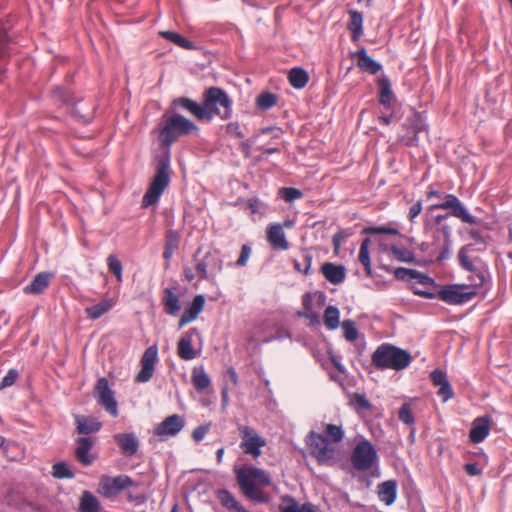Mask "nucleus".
<instances>
[{"mask_svg": "<svg viewBox=\"0 0 512 512\" xmlns=\"http://www.w3.org/2000/svg\"><path fill=\"white\" fill-rule=\"evenodd\" d=\"M94 396L100 406H102L111 416L118 415V404L115 399V393L110 388L109 382L105 377L98 379Z\"/></svg>", "mask_w": 512, "mask_h": 512, "instance_id": "9b49d317", "label": "nucleus"}, {"mask_svg": "<svg viewBox=\"0 0 512 512\" xmlns=\"http://www.w3.org/2000/svg\"><path fill=\"white\" fill-rule=\"evenodd\" d=\"M257 106L262 110H268L276 104V96L269 92L261 93L256 100Z\"/></svg>", "mask_w": 512, "mask_h": 512, "instance_id": "a18cd8bd", "label": "nucleus"}, {"mask_svg": "<svg viewBox=\"0 0 512 512\" xmlns=\"http://www.w3.org/2000/svg\"><path fill=\"white\" fill-rule=\"evenodd\" d=\"M210 430V424H204L196 427L192 432V437L196 442H200Z\"/></svg>", "mask_w": 512, "mask_h": 512, "instance_id": "603ef678", "label": "nucleus"}, {"mask_svg": "<svg viewBox=\"0 0 512 512\" xmlns=\"http://www.w3.org/2000/svg\"><path fill=\"white\" fill-rule=\"evenodd\" d=\"M250 255H251L250 247L247 245H243L241 248L240 256H239L238 260L236 261V265L240 266V267L245 266L248 262Z\"/></svg>", "mask_w": 512, "mask_h": 512, "instance_id": "4d7b16f0", "label": "nucleus"}, {"mask_svg": "<svg viewBox=\"0 0 512 512\" xmlns=\"http://www.w3.org/2000/svg\"><path fill=\"white\" fill-rule=\"evenodd\" d=\"M157 360L158 348L152 345L145 350L141 358V369L136 375L137 382L146 383L152 378Z\"/></svg>", "mask_w": 512, "mask_h": 512, "instance_id": "4468645a", "label": "nucleus"}, {"mask_svg": "<svg viewBox=\"0 0 512 512\" xmlns=\"http://www.w3.org/2000/svg\"><path fill=\"white\" fill-rule=\"evenodd\" d=\"M399 419L407 424L412 425L414 423V416L412 414L409 404H403L398 413Z\"/></svg>", "mask_w": 512, "mask_h": 512, "instance_id": "09e8293b", "label": "nucleus"}, {"mask_svg": "<svg viewBox=\"0 0 512 512\" xmlns=\"http://www.w3.org/2000/svg\"><path fill=\"white\" fill-rule=\"evenodd\" d=\"M431 381L435 386H441L448 383L447 375L440 369H435L430 374Z\"/></svg>", "mask_w": 512, "mask_h": 512, "instance_id": "8fccbe9b", "label": "nucleus"}, {"mask_svg": "<svg viewBox=\"0 0 512 512\" xmlns=\"http://www.w3.org/2000/svg\"><path fill=\"white\" fill-rule=\"evenodd\" d=\"M52 475L58 479H71L74 477V473L70 468L63 462H59L53 465Z\"/></svg>", "mask_w": 512, "mask_h": 512, "instance_id": "37998d69", "label": "nucleus"}, {"mask_svg": "<svg viewBox=\"0 0 512 512\" xmlns=\"http://www.w3.org/2000/svg\"><path fill=\"white\" fill-rule=\"evenodd\" d=\"M205 302V296L202 294H198L194 297L192 302L185 308L184 313L179 320L178 326L180 329L193 322L198 317L204 309Z\"/></svg>", "mask_w": 512, "mask_h": 512, "instance_id": "dca6fc26", "label": "nucleus"}, {"mask_svg": "<svg viewBox=\"0 0 512 512\" xmlns=\"http://www.w3.org/2000/svg\"><path fill=\"white\" fill-rule=\"evenodd\" d=\"M459 257H460V260L462 262V265L468 269V270H472L473 268V264L472 262L468 259V257L464 254V251L461 250L460 251V254H459Z\"/></svg>", "mask_w": 512, "mask_h": 512, "instance_id": "69168bd1", "label": "nucleus"}, {"mask_svg": "<svg viewBox=\"0 0 512 512\" xmlns=\"http://www.w3.org/2000/svg\"><path fill=\"white\" fill-rule=\"evenodd\" d=\"M185 426V420L178 414L166 417L154 429V434L161 439L176 436Z\"/></svg>", "mask_w": 512, "mask_h": 512, "instance_id": "2eb2a0df", "label": "nucleus"}, {"mask_svg": "<svg viewBox=\"0 0 512 512\" xmlns=\"http://www.w3.org/2000/svg\"><path fill=\"white\" fill-rule=\"evenodd\" d=\"M324 324L328 330H336L341 326L340 310L333 305H329L324 312Z\"/></svg>", "mask_w": 512, "mask_h": 512, "instance_id": "473e14b6", "label": "nucleus"}, {"mask_svg": "<svg viewBox=\"0 0 512 512\" xmlns=\"http://www.w3.org/2000/svg\"><path fill=\"white\" fill-rule=\"evenodd\" d=\"M414 273L415 274H413L412 280L416 281L417 283L423 284V285H431L434 283L433 279L431 277H429L428 275L421 273L415 269H414Z\"/></svg>", "mask_w": 512, "mask_h": 512, "instance_id": "13d9d810", "label": "nucleus"}, {"mask_svg": "<svg viewBox=\"0 0 512 512\" xmlns=\"http://www.w3.org/2000/svg\"><path fill=\"white\" fill-rule=\"evenodd\" d=\"M431 209H451V214L464 223L476 224L478 222L476 217L471 215L462 202L453 194L445 195V201L432 205Z\"/></svg>", "mask_w": 512, "mask_h": 512, "instance_id": "f8f14e48", "label": "nucleus"}, {"mask_svg": "<svg viewBox=\"0 0 512 512\" xmlns=\"http://www.w3.org/2000/svg\"><path fill=\"white\" fill-rule=\"evenodd\" d=\"M341 328L343 330L344 338L348 342H354L358 338L359 331H358L357 326L353 320H350V319L344 320L341 323Z\"/></svg>", "mask_w": 512, "mask_h": 512, "instance_id": "ea45409f", "label": "nucleus"}, {"mask_svg": "<svg viewBox=\"0 0 512 512\" xmlns=\"http://www.w3.org/2000/svg\"><path fill=\"white\" fill-rule=\"evenodd\" d=\"M378 498L385 505H392L397 498V483L394 480H388L377 486Z\"/></svg>", "mask_w": 512, "mask_h": 512, "instance_id": "4be33fe9", "label": "nucleus"}, {"mask_svg": "<svg viewBox=\"0 0 512 512\" xmlns=\"http://www.w3.org/2000/svg\"><path fill=\"white\" fill-rule=\"evenodd\" d=\"M178 241H179L178 233L173 230L168 231V233L166 235L165 250L163 252V257L166 260H169L172 257L174 250L178 245Z\"/></svg>", "mask_w": 512, "mask_h": 512, "instance_id": "4c0bfd02", "label": "nucleus"}, {"mask_svg": "<svg viewBox=\"0 0 512 512\" xmlns=\"http://www.w3.org/2000/svg\"><path fill=\"white\" fill-rule=\"evenodd\" d=\"M75 423L77 427V431L80 434H90L100 430L101 422L98 421L97 418L94 417H86V416H76Z\"/></svg>", "mask_w": 512, "mask_h": 512, "instance_id": "393cba45", "label": "nucleus"}, {"mask_svg": "<svg viewBox=\"0 0 512 512\" xmlns=\"http://www.w3.org/2000/svg\"><path fill=\"white\" fill-rule=\"evenodd\" d=\"M465 471L470 476H477L480 475L482 472L481 468L476 463H467L465 465Z\"/></svg>", "mask_w": 512, "mask_h": 512, "instance_id": "680f3d73", "label": "nucleus"}, {"mask_svg": "<svg viewBox=\"0 0 512 512\" xmlns=\"http://www.w3.org/2000/svg\"><path fill=\"white\" fill-rule=\"evenodd\" d=\"M192 383L196 390L203 391L211 385V379L203 368H194L192 371Z\"/></svg>", "mask_w": 512, "mask_h": 512, "instance_id": "f704fd0d", "label": "nucleus"}, {"mask_svg": "<svg viewBox=\"0 0 512 512\" xmlns=\"http://www.w3.org/2000/svg\"><path fill=\"white\" fill-rule=\"evenodd\" d=\"M352 403L363 410H368L370 408V404L365 396L358 393L353 395Z\"/></svg>", "mask_w": 512, "mask_h": 512, "instance_id": "6e6d98bb", "label": "nucleus"}, {"mask_svg": "<svg viewBox=\"0 0 512 512\" xmlns=\"http://www.w3.org/2000/svg\"><path fill=\"white\" fill-rule=\"evenodd\" d=\"M204 110L207 114L205 120L211 121L214 117L227 120L232 116V100L228 94L217 87L209 88L204 95Z\"/></svg>", "mask_w": 512, "mask_h": 512, "instance_id": "7ed1b4c3", "label": "nucleus"}, {"mask_svg": "<svg viewBox=\"0 0 512 512\" xmlns=\"http://www.w3.org/2000/svg\"><path fill=\"white\" fill-rule=\"evenodd\" d=\"M279 195L286 202H293L302 197V192L297 188L284 187L279 190Z\"/></svg>", "mask_w": 512, "mask_h": 512, "instance_id": "de8ad7c7", "label": "nucleus"}, {"mask_svg": "<svg viewBox=\"0 0 512 512\" xmlns=\"http://www.w3.org/2000/svg\"><path fill=\"white\" fill-rule=\"evenodd\" d=\"M351 461L356 470L368 471L377 465L378 455L371 442L363 439L355 446Z\"/></svg>", "mask_w": 512, "mask_h": 512, "instance_id": "6e6552de", "label": "nucleus"}, {"mask_svg": "<svg viewBox=\"0 0 512 512\" xmlns=\"http://www.w3.org/2000/svg\"><path fill=\"white\" fill-rule=\"evenodd\" d=\"M18 377V373L16 370H10L1 380L0 382V390L6 387L12 386Z\"/></svg>", "mask_w": 512, "mask_h": 512, "instance_id": "3c124183", "label": "nucleus"}, {"mask_svg": "<svg viewBox=\"0 0 512 512\" xmlns=\"http://www.w3.org/2000/svg\"><path fill=\"white\" fill-rule=\"evenodd\" d=\"M218 498L221 504L230 509L236 510L240 503L235 499V497L227 490H220L218 492Z\"/></svg>", "mask_w": 512, "mask_h": 512, "instance_id": "79ce46f5", "label": "nucleus"}, {"mask_svg": "<svg viewBox=\"0 0 512 512\" xmlns=\"http://www.w3.org/2000/svg\"><path fill=\"white\" fill-rule=\"evenodd\" d=\"M411 360L409 352L388 343L378 346L372 355V363L379 369L403 370Z\"/></svg>", "mask_w": 512, "mask_h": 512, "instance_id": "f03ea898", "label": "nucleus"}, {"mask_svg": "<svg viewBox=\"0 0 512 512\" xmlns=\"http://www.w3.org/2000/svg\"><path fill=\"white\" fill-rule=\"evenodd\" d=\"M438 387V395L442 398L443 402H447L453 398L454 393L449 382Z\"/></svg>", "mask_w": 512, "mask_h": 512, "instance_id": "864d4df0", "label": "nucleus"}, {"mask_svg": "<svg viewBox=\"0 0 512 512\" xmlns=\"http://www.w3.org/2000/svg\"><path fill=\"white\" fill-rule=\"evenodd\" d=\"M325 436L331 438L330 441L339 444L344 438V431L341 426L335 424H327L325 427Z\"/></svg>", "mask_w": 512, "mask_h": 512, "instance_id": "a19ab883", "label": "nucleus"}, {"mask_svg": "<svg viewBox=\"0 0 512 512\" xmlns=\"http://www.w3.org/2000/svg\"><path fill=\"white\" fill-rule=\"evenodd\" d=\"M352 57L357 60V66L364 72L375 75L382 69L381 64L372 59L364 47L353 53Z\"/></svg>", "mask_w": 512, "mask_h": 512, "instance_id": "412c9836", "label": "nucleus"}, {"mask_svg": "<svg viewBox=\"0 0 512 512\" xmlns=\"http://www.w3.org/2000/svg\"><path fill=\"white\" fill-rule=\"evenodd\" d=\"M227 132L229 134H231L232 136H235V137H238V138H242L243 137V133L241 131V128L239 126L238 123L236 122H231L227 125Z\"/></svg>", "mask_w": 512, "mask_h": 512, "instance_id": "bf43d9fd", "label": "nucleus"}, {"mask_svg": "<svg viewBox=\"0 0 512 512\" xmlns=\"http://www.w3.org/2000/svg\"><path fill=\"white\" fill-rule=\"evenodd\" d=\"M160 35L165 38L166 40H169L176 44L177 46L185 49H193L194 45L188 41L186 38H184L182 35L174 32V31H161Z\"/></svg>", "mask_w": 512, "mask_h": 512, "instance_id": "e433bc0d", "label": "nucleus"}, {"mask_svg": "<svg viewBox=\"0 0 512 512\" xmlns=\"http://www.w3.org/2000/svg\"><path fill=\"white\" fill-rule=\"evenodd\" d=\"M195 260V269L200 279L214 282L223 270L224 258L218 249L209 250L201 259L195 258Z\"/></svg>", "mask_w": 512, "mask_h": 512, "instance_id": "0eeeda50", "label": "nucleus"}, {"mask_svg": "<svg viewBox=\"0 0 512 512\" xmlns=\"http://www.w3.org/2000/svg\"><path fill=\"white\" fill-rule=\"evenodd\" d=\"M115 302L112 299H104L97 304L89 306L85 309L88 318L92 320L99 319L102 315L110 311Z\"/></svg>", "mask_w": 512, "mask_h": 512, "instance_id": "bb28decb", "label": "nucleus"}, {"mask_svg": "<svg viewBox=\"0 0 512 512\" xmlns=\"http://www.w3.org/2000/svg\"><path fill=\"white\" fill-rule=\"evenodd\" d=\"M198 334L196 328H192L187 331L178 342V355L181 359L189 361L193 360L197 356V352L194 350L192 346L193 336Z\"/></svg>", "mask_w": 512, "mask_h": 512, "instance_id": "aec40b11", "label": "nucleus"}, {"mask_svg": "<svg viewBox=\"0 0 512 512\" xmlns=\"http://www.w3.org/2000/svg\"><path fill=\"white\" fill-rule=\"evenodd\" d=\"M299 315L309 319L311 324H318L319 323V316L313 310L308 311V312H304V313H300Z\"/></svg>", "mask_w": 512, "mask_h": 512, "instance_id": "e2e57ef3", "label": "nucleus"}, {"mask_svg": "<svg viewBox=\"0 0 512 512\" xmlns=\"http://www.w3.org/2000/svg\"><path fill=\"white\" fill-rule=\"evenodd\" d=\"M267 240L270 245L279 250H288L289 242L286 239L283 226L279 223H271L267 226Z\"/></svg>", "mask_w": 512, "mask_h": 512, "instance_id": "a211bd4d", "label": "nucleus"}, {"mask_svg": "<svg viewBox=\"0 0 512 512\" xmlns=\"http://www.w3.org/2000/svg\"><path fill=\"white\" fill-rule=\"evenodd\" d=\"M198 127L182 115L175 114L167 118L159 130V139L162 145L171 146L180 136L197 132Z\"/></svg>", "mask_w": 512, "mask_h": 512, "instance_id": "423d86ee", "label": "nucleus"}, {"mask_svg": "<svg viewBox=\"0 0 512 512\" xmlns=\"http://www.w3.org/2000/svg\"><path fill=\"white\" fill-rule=\"evenodd\" d=\"M282 512H303V505L302 506H297V505L287 506L286 508L283 509Z\"/></svg>", "mask_w": 512, "mask_h": 512, "instance_id": "774afa93", "label": "nucleus"}, {"mask_svg": "<svg viewBox=\"0 0 512 512\" xmlns=\"http://www.w3.org/2000/svg\"><path fill=\"white\" fill-rule=\"evenodd\" d=\"M289 82L292 87L302 89L306 86L309 80L308 73L302 68H292L288 75Z\"/></svg>", "mask_w": 512, "mask_h": 512, "instance_id": "72a5a7b5", "label": "nucleus"}, {"mask_svg": "<svg viewBox=\"0 0 512 512\" xmlns=\"http://www.w3.org/2000/svg\"><path fill=\"white\" fill-rule=\"evenodd\" d=\"M422 211V204L420 201L414 203L409 209V219L413 221Z\"/></svg>", "mask_w": 512, "mask_h": 512, "instance_id": "052dcab7", "label": "nucleus"}, {"mask_svg": "<svg viewBox=\"0 0 512 512\" xmlns=\"http://www.w3.org/2000/svg\"><path fill=\"white\" fill-rule=\"evenodd\" d=\"M310 453L321 465H333L340 458V449L325 435L311 431L307 436Z\"/></svg>", "mask_w": 512, "mask_h": 512, "instance_id": "39448f33", "label": "nucleus"}, {"mask_svg": "<svg viewBox=\"0 0 512 512\" xmlns=\"http://www.w3.org/2000/svg\"><path fill=\"white\" fill-rule=\"evenodd\" d=\"M369 244H370V239L369 238L364 239L361 243L359 255H358L359 261L364 265L366 273L368 275L371 274Z\"/></svg>", "mask_w": 512, "mask_h": 512, "instance_id": "58836bf2", "label": "nucleus"}, {"mask_svg": "<svg viewBox=\"0 0 512 512\" xmlns=\"http://www.w3.org/2000/svg\"><path fill=\"white\" fill-rule=\"evenodd\" d=\"M114 440L124 456L131 457L138 451L139 440L133 432L115 434Z\"/></svg>", "mask_w": 512, "mask_h": 512, "instance_id": "6ab92c4d", "label": "nucleus"}, {"mask_svg": "<svg viewBox=\"0 0 512 512\" xmlns=\"http://www.w3.org/2000/svg\"><path fill=\"white\" fill-rule=\"evenodd\" d=\"M476 292L464 286L450 285L445 286L439 291V298L448 304H463L470 301Z\"/></svg>", "mask_w": 512, "mask_h": 512, "instance_id": "ddd939ff", "label": "nucleus"}, {"mask_svg": "<svg viewBox=\"0 0 512 512\" xmlns=\"http://www.w3.org/2000/svg\"><path fill=\"white\" fill-rule=\"evenodd\" d=\"M491 429L490 417H477L472 422L469 438L472 443H480L489 435Z\"/></svg>", "mask_w": 512, "mask_h": 512, "instance_id": "f3484780", "label": "nucleus"}, {"mask_svg": "<svg viewBox=\"0 0 512 512\" xmlns=\"http://www.w3.org/2000/svg\"><path fill=\"white\" fill-rule=\"evenodd\" d=\"M133 485L134 482L128 475H118L116 477L102 475L99 479L97 492L102 497L111 499Z\"/></svg>", "mask_w": 512, "mask_h": 512, "instance_id": "1a4fd4ad", "label": "nucleus"}, {"mask_svg": "<svg viewBox=\"0 0 512 512\" xmlns=\"http://www.w3.org/2000/svg\"><path fill=\"white\" fill-rule=\"evenodd\" d=\"M50 275L47 273L37 274L32 282L24 287L26 294H39L49 285Z\"/></svg>", "mask_w": 512, "mask_h": 512, "instance_id": "c85d7f7f", "label": "nucleus"}, {"mask_svg": "<svg viewBox=\"0 0 512 512\" xmlns=\"http://www.w3.org/2000/svg\"><path fill=\"white\" fill-rule=\"evenodd\" d=\"M170 175V159L167 154L158 162L156 173L142 198V207L147 208L158 203L170 183Z\"/></svg>", "mask_w": 512, "mask_h": 512, "instance_id": "20e7f679", "label": "nucleus"}, {"mask_svg": "<svg viewBox=\"0 0 512 512\" xmlns=\"http://www.w3.org/2000/svg\"><path fill=\"white\" fill-rule=\"evenodd\" d=\"M322 273L324 277L332 284H340L344 281L346 270L342 265L333 263H325L322 266Z\"/></svg>", "mask_w": 512, "mask_h": 512, "instance_id": "b1692460", "label": "nucleus"}, {"mask_svg": "<svg viewBox=\"0 0 512 512\" xmlns=\"http://www.w3.org/2000/svg\"><path fill=\"white\" fill-rule=\"evenodd\" d=\"M414 269L409 268H397L394 270V275L398 280H412Z\"/></svg>", "mask_w": 512, "mask_h": 512, "instance_id": "5fc2aeb1", "label": "nucleus"}, {"mask_svg": "<svg viewBox=\"0 0 512 512\" xmlns=\"http://www.w3.org/2000/svg\"><path fill=\"white\" fill-rule=\"evenodd\" d=\"M238 431L241 436L240 447L245 454L258 458L262 453V448L266 445V440L261 437L255 429L246 425H240Z\"/></svg>", "mask_w": 512, "mask_h": 512, "instance_id": "9d476101", "label": "nucleus"}, {"mask_svg": "<svg viewBox=\"0 0 512 512\" xmlns=\"http://www.w3.org/2000/svg\"><path fill=\"white\" fill-rule=\"evenodd\" d=\"M380 247L383 251L391 252L395 259H397L400 262L410 263L414 261V253L405 247L393 245L390 248H388L387 245H384L382 243H380Z\"/></svg>", "mask_w": 512, "mask_h": 512, "instance_id": "2f4dec72", "label": "nucleus"}, {"mask_svg": "<svg viewBox=\"0 0 512 512\" xmlns=\"http://www.w3.org/2000/svg\"><path fill=\"white\" fill-rule=\"evenodd\" d=\"M379 86H380V103L389 108L391 106V103L393 101V93L391 90V84L388 78L383 77L379 80Z\"/></svg>", "mask_w": 512, "mask_h": 512, "instance_id": "c9c22d12", "label": "nucleus"}, {"mask_svg": "<svg viewBox=\"0 0 512 512\" xmlns=\"http://www.w3.org/2000/svg\"><path fill=\"white\" fill-rule=\"evenodd\" d=\"M174 104L186 109L199 120H205L207 114L204 110V104L201 105L189 98H179L174 101Z\"/></svg>", "mask_w": 512, "mask_h": 512, "instance_id": "a878e982", "label": "nucleus"}, {"mask_svg": "<svg viewBox=\"0 0 512 512\" xmlns=\"http://www.w3.org/2000/svg\"><path fill=\"white\" fill-rule=\"evenodd\" d=\"M101 504L97 497L90 491H83L79 501V510L81 512H99Z\"/></svg>", "mask_w": 512, "mask_h": 512, "instance_id": "cd10ccee", "label": "nucleus"}, {"mask_svg": "<svg viewBox=\"0 0 512 512\" xmlns=\"http://www.w3.org/2000/svg\"><path fill=\"white\" fill-rule=\"evenodd\" d=\"M350 21L348 29L352 33L354 41L358 40L363 34V15L358 11H349Z\"/></svg>", "mask_w": 512, "mask_h": 512, "instance_id": "c756f323", "label": "nucleus"}, {"mask_svg": "<svg viewBox=\"0 0 512 512\" xmlns=\"http://www.w3.org/2000/svg\"><path fill=\"white\" fill-rule=\"evenodd\" d=\"M107 265L109 271L115 275L116 279L122 281V264L115 255H109L107 258Z\"/></svg>", "mask_w": 512, "mask_h": 512, "instance_id": "49530a36", "label": "nucleus"}, {"mask_svg": "<svg viewBox=\"0 0 512 512\" xmlns=\"http://www.w3.org/2000/svg\"><path fill=\"white\" fill-rule=\"evenodd\" d=\"M341 240H342V234L341 233H337V234H335L333 236V245H334V249L336 251L340 248Z\"/></svg>", "mask_w": 512, "mask_h": 512, "instance_id": "338daca9", "label": "nucleus"}, {"mask_svg": "<svg viewBox=\"0 0 512 512\" xmlns=\"http://www.w3.org/2000/svg\"><path fill=\"white\" fill-rule=\"evenodd\" d=\"M92 445L93 441L89 437H81L78 439L75 454L77 459L86 466L92 464L94 461V456L90 452Z\"/></svg>", "mask_w": 512, "mask_h": 512, "instance_id": "5701e85b", "label": "nucleus"}, {"mask_svg": "<svg viewBox=\"0 0 512 512\" xmlns=\"http://www.w3.org/2000/svg\"><path fill=\"white\" fill-rule=\"evenodd\" d=\"M163 305L168 315H176L180 310L179 296L171 289H166L163 297Z\"/></svg>", "mask_w": 512, "mask_h": 512, "instance_id": "7c9ffc66", "label": "nucleus"}, {"mask_svg": "<svg viewBox=\"0 0 512 512\" xmlns=\"http://www.w3.org/2000/svg\"><path fill=\"white\" fill-rule=\"evenodd\" d=\"M302 303H303L305 312L313 310L312 309V295L310 293H306L303 296Z\"/></svg>", "mask_w": 512, "mask_h": 512, "instance_id": "0e129e2a", "label": "nucleus"}, {"mask_svg": "<svg viewBox=\"0 0 512 512\" xmlns=\"http://www.w3.org/2000/svg\"><path fill=\"white\" fill-rule=\"evenodd\" d=\"M236 477L243 494L255 502H265L267 499L259 486H270L269 475L262 469L254 466L239 468Z\"/></svg>", "mask_w": 512, "mask_h": 512, "instance_id": "f257e3e1", "label": "nucleus"}, {"mask_svg": "<svg viewBox=\"0 0 512 512\" xmlns=\"http://www.w3.org/2000/svg\"><path fill=\"white\" fill-rule=\"evenodd\" d=\"M364 234H389L399 235V231L390 225L370 226L363 229Z\"/></svg>", "mask_w": 512, "mask_h": 512, "instance_id": "c03bdc74", "label": "nucleus"}]
</instances>
